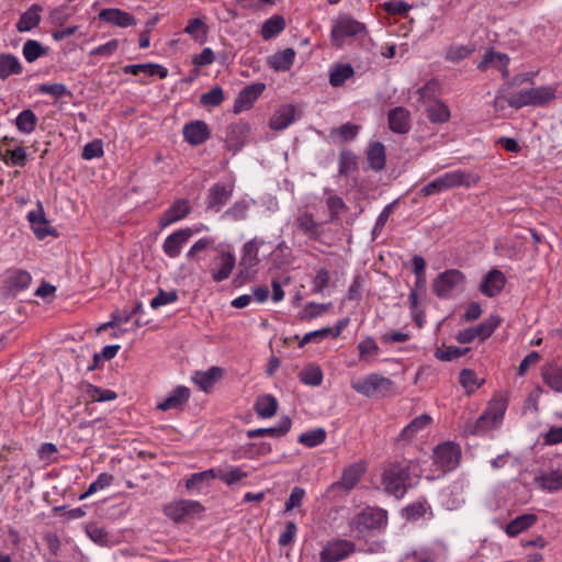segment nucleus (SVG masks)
Returning a JSON list of instances; mask_svg holds the SVG:
<instances>
[{
    "instance_id": "f257e3e1",
    "label": "nucleus",
    "mask_w": 562,
    "mask_h": 562,
    "mask_svg": "<svg viewBox=\"0 0 562 562\" xmlns=\"http://www.w3.org/2000/svg\"><path fill=\"white\" fill-rule=\"evenodd\" d=\"M414 463L407 460L392 461L383 471L382 484L384 490L395 496L403 497L412 486V471Z\"/></svg>"
},
{
    "instance_id": "58836bf2",
    "label": "nucleus",
    "mask_w": 562,
    "mask_h": 562,
    "mask_svg": "<svg viewBox=\"0 0 562 562\" xmlns=\"http://www.w3.org/2000/svg\"><path fill=\"white\" fill-rule=\"evenodd\" d=\"M294 58L295 50L293 48H285L272 55L269 58V65L276 71H286L292 67Z\"/></svg>"
},
{
    "instance_id": "0eeeda50",
    "label": "nucleus",
    "mask_w": 562,
    "mask_h": 562,
    "mask_svg": "<svg viewBox=\"0 0 562 562\" xmlns=\"http://www.w3.org/2000/svg\"><path fill=\"white\" fill-rule=\"evenodd\" d=\"M356 551L352 541L346 539H335L328 541L319 552L321 562H341Z\"/></svg>"
},
{
    "instance_id": "393cba45",
    "label": "nucleus",
    "mask_w": 562,
    "mask_h": 562,
    "mask_svg": "<svg viewBox=\"0 0 562 562\" xmlns=\"http://www.w3.org/2000/svg\"><path fill=\"white\" fill-rule=\"evenodd\" d=\"M389 126L392 132L405 134L411 128L409 112L403 106H397L389 112Z\"/></svg>"
},
{
    "instance_id": "5701e85b",
    "label": "nucleus",
    "mask_w": 562,
    "mask_h": 562,
    "mask_svg": "<svg viewBox=\"0 0 562 562\" xmlns=\"http://www.w3.org/2000/svg\"><path fill=\"white\" fill-rule=\"evenodd\" d=\"M232 194L233 186L213 184L207 194V207L218 212L231 199Z\"/></svg>"
},
{
    "instance_id": "39448f33",
    "label": "nucleus",
    "mask_w": 562,
    "mask_h": 562,
    "mask_svg": "<svg viewBox=\"0 0 562 562\" xmlns=\"http://www.w3.org/2000/svg\"><path fill=\"white\" fill-rule=\"evenodd\" d=\"M507 403L503 398H494L490 402L484 414L477 418L470 432L482 435L499 426L504 419Z\"/></svg>"
},
{
    "instance_id": "1a4fd4ad",
    "label": "nucleus",
    "mask_w": 562,
    "mask_h": 562,
    "mask_svg": "<svg viewBox=\"0 0 562 562\" xmlns=\"http://www.w3.org/2000/svg\"><path fill=\"white\" fill-rule=\"evenodd\" d=\"M201 512H203V506L192 499H178L164 507V514L175 522L182 521L186 517Z\"/></svg>"
},
{
    "instance_id": "338daca9",
    "label": "nucleus",
    "mask_w": 562,
    "mask_h": 562,
    "mask_svg": "<svg viewBox=\"0 0 562 562\" xmlns=\"http://www.w3.org/2000/svg\"><path fill=\"white\" fill-rule=\"evenodd\" d=\"M472 53V48L465 45H454L450 46L445 55L446 60L451 63H459L463 60Z\"/></svg>"
},
{
    "instance_id": "20e7f679",
    "label": "nucleus",
    "mask_w": 562,
    "mask_h": 562,
    "mask_svg": "<svg viewBox=\"0 0 562 562\" xmlns=\"http://www.w3.org/2000/svg\"><path fill=\"white\" fill-rule=\"evenodd\" d=\"M351 387L367 397H384L393 392L394 383L386 376L370 373L351 382Z\"/></svg>"
},
{
    "instance_id": "9b49d317",
    "label": "nucleus",
    "mask_w": 562,
    "mask_h": 562,
    "mask_svg": "<svg viewBox=\"0 0 562 562\" xmlns=\"http://www.w3.org/2000/svg\"><path fill=\"white\" fill-rule=\"evenodd\" d=\"M236 266L235 254L231 250L222 249L214 260L211 268V277L214 282H222L227 280Z\"/></svg>"
},
{
    "instance_id": "bf43d9fd",
    "label": "nucleus",
    "mask_w": 562,
    "mask_h": 562,
    "mask_svg": "<svg viewBox=\"0 0 562 562\" xmlns=\"http://www.w3.org/2000/svg\"><path fill=\"white\" fill-rule=\"evenodd\" d=\"M113 482V475L109 473H101L98 475L97 480L93 481L88 490L79 497L80 499H85L90 495L94 494L98 491H101L108 486H110Z\"/></svg>"
},
{
    "instance_id": "a18cd8bd",
    "label": "nucleus",
    "mask_w": 562,
    "mask_h": 562,
    "mask_svg": "<svg viewBox=\"0 0 562 562\" xmlns=\"http://www.w3.org/2000/svg\"><path fill=\"white\" fill-rule=\"evenodd\" d=\"M23 57L27 63H33L47 54V48L35 40H27L22 48Z\"/></svg>"
},
{
    "instance_id": "ddd939ff",
    "label": "nucleus",
    "mask_w": 562,
    "mask_h": 562,
    "mask_svg": "<svg viewBox=\"0 0 562 562\" xmlns=\"http://www.w3.org/2000/svg\"><path fill=\"white\" fill-rule=\"evenodd\" d=\"M191 213V204L187 199L176 200L160 216L158 225L160 229L184 220Z\"/></svg>"
},
{
    "instance_id": "dca6fc26",
    "label": "nucleus",
    "mask_w": 562,
    "mask_h": 562,
    "mask_svg": "<svg viewBox=\"0 0 562 562\" xmlns=\"http://www.w3.org/2000/svg\"><path fill=\"white\" fill-rule=\"evenodd\" d=\"M265 83H252L244 88L237 95L234 103V112L240 113L243 111L249 110L255 101L265 91Z\"/></svg>"
},
{
    "instance_id": "5fc2aeb1",
    "label": "nucleus",
    "mask_w": 562,
    "mask_h": 562,
    "mask_svg": "<svg viewBox=\"0 0 562 562\" xmlns=\"http://www.w3.org/2000/svg\"><path fill=\"white\" fill-rule=\"evenodd\" d=\"M86 393L93 402H109L114 401L117 397L114 391L101 389L92 384H88Z\"/></svg>"
},
{
    "instance_id": "a878e982",
    "label": "nucleus",
    "mask_w": 562,
    "mask_h": 562,
    "mask_svg": "<svg viewBox=\"0 0 562 562\" xmlns=\"http://www.w3.org/2000/svg\"><path fill=\"white\" fill-rule=\"evenodd\" d=\"M292 426V420L288 416H282L278 423V425L269 428H257V429H250L247 431L248 438H256L261 436H269V437H283L286 435Z\"/></svg>"
},
{
    "instance_id": "052dcab7",
    "label": "nucleus",
    "mask_w": 562,
    "mask_h": 562,
    "mask_svg": "<svg viewBox=\"0 0 562 562\" xmlns=\"http://www.w3.org/2000/svg\"><path fill=\"white\" fill-rule=\"evenodd\" d=\"M26 151L23 147H16L14 149H8L2 160L5 165L23 167L26 164Z\"/></svg>"
},
{
    "instance_id": "bb28decb",
    "label": "nucleus",
    "mask_w": 562,
    "mask_h": 562,
    "mask_svg": "<svg viewBox=\"0 0 562 562\" xmlns=\"http://www.w3.org/2000/svg\"><path fill=\"white\" fill-rule=\"evenodd\" d=\"M122 70L127 75L137 76L139 74H144L149 77L157 76L161 79L168 76V69L166 67L154 63L126 65Z\"/></svg>"
},
{
    "instance_id": "b1692460",
    "label": "nucleus",
    "mask_w": 562,
    "mask_h": 562,
    "mask_svg": "<svg viewBox=\"0 0 562 562\" xmlns=\"http://www.w3.org/2000/svg\"><path fill=\"white\" fill-rule=\"evenodd\" d=\"M535 483L549 493L562 490V468L540 473L535 477Z\"/></svg>"
},
{
    "instance_id": "79ce46f5",
    "label": "nucleus",
    "mask_w": 562,
    "mask_h": 562,
    "mask_svg": "<svg viewBox=\"0 0 562 562\" xmlns=\"http://www.w3.org/2000/svg\"><path fill=\"white\" fill-rule=\"evenodd\" d=\"M285 27V21L280 15H273L266 20L261 27V36L268 41L279 35Z\"/></svg>"
},
{
    "instance_id": "a19ab883",
    "label": "nucleus",
    "mask_w": 562,
    "mask_h": 562,
    "mask_svg": "<svg viewBox=\"0 0 562 562\" xmlns=\"http://www.w3.org/2000/svg\"><path fill=\"white\" fill-rule=\"evenodd\" d=\"M37 116L31 109H25L15 119V126L23 134H31L37 125Z\"/></svg>"
},
{
    "instance_id": "864d4df0",
    "label": "nucleus",
    "mask_w": 562,
    "mask_h": 562,
    "mask_svg": "<svg viewBox=\"0 0 562 562\" xmlns=\"http://www.w3.org/2000/svg\"><path fill=\"white\" fill-rule=\"evenodd\" d=\"M300 380L306 385L317 386L323 381V373L319 367L310 366L300 372Z\"/></svg>"
},
{
    "instance_id": "6e6552de",
    "label": "nucleus",
    "mask_w": 562,
    "mask_h": 562,
    "mask_svg": "<svg viewBox=\"0 0 562 562\" xmlns=\"http://www.w3.org/2000/svg\"><path fill=\"white\" fill-rule=\"evenodd\" d=\"M463 281L464 276L461 271L457 269L446 270L434 280V293L438 297L447 299L457 286L463 283Z\"/></svg>"
},
{
    "instance_id": "423d86ee",
    "label": "nucleus",
    "mask_w": 562,
    "mask_h": 562,
    "mask_svg": "<svg viewBox=\"0 0 562 562\" xmlns=\"http://www.w3.org/2000/svg\"><path fill=\"white\" fill-rule=\"evenodd\" d=\"M461 457L460 447L452 442L441 443L434 450V462L441 473L454 470Z\"/></svg>"
},
{
    "instance_id": "603ef678",
    "label": "nucleus",
    "mask_w": 562,
    "mask_h": 562,
    "mask_svg": "<svg viewBox=\"0 0 562 562\" xmlns=\"http://www.w3.org/2000/svg\"><path fill=\"white\" fill-rule=\"evenodd\" d=\"M250 201L240 200L235 202L229 209H227L224 213V217L229 218L232 221H243L247 217L248 210L250 207Z\"/></svg>"
},
{
    "instance_id": "37998d69",
    "label": "nucleus",
    "mask_w": 562,
    "mask_h": 562,
    "mask_svg": "<svg viewBox=\"0 0 562 562\" xmlns=\"http://www.w3.org/2000/svg\"><path fill=\"white\" fill-rule=\"evenodd\" d=\"M430 422V416L423 414L414 418L406 427H404L400 437L404 440H409L414 438L420 430L426 428Z\"/></svg>"
},
{
    "instance_id": "c03bdc74",
    "label": "nucleus",
    "mask_w": 562,
    "mask_h": 562,
    "mask_svg": "<svg viewBox=\"0 0 562 562\" xmlns=\"http://www.w3.org/2000/svg\"><path fill=\"white\" fill-rule=\"evenodd\" d=\"M428 119L434 123H443L449 120L450 111L441 101H432L426 109Z\"/></svg>"
},
{
    "instance_id": "ea45409f",
    "label": "nucleus",
    "mask_w": 562,
    "mask_h": 562,
    "mask_svg": "<svg viewBox=\"0 0 562 562\" xmlns=\"http://www.w3.org/2000/svg\"><path fill=\"white\" fill-rule=\"evenodd\" d=\"M27 220L30 221L32 229L37 238L43 239L52 234L50 225L42 212H30L27 214Z\"/></svg>"
},
{
    "instance_id": "c85d7f7f",
    "label": "nucleus",
    "mask_w": 562,
    "mask_h": 562,
    "mask_svg": "<svg viewBox=\"0 0 562 562\" xmlns=\"http://www.w3.org/2000/svg\"><path fill=\"white\" fill-rule=\"evenodd\" d=\"M505 285V276L497 269L491 270L481 283L480 290L492 297L498 294Z\"/></svg>"
},
{
    "instance_id": "7ed1b4c3",
    "label": "nucleus",
    "mask_w": 562,
    "mask_h": 562,
    "mask_svg": "<svg viewBox=\"0 0 562 562\" xmlns=\"http://www.w3.org/2000/svg\"><path fill=\"white\" fill-rule=\"evenodd\" d=\"M387 526V512L381 508L368 507L356 515L350 527L359 537H366L372 531L384 530Z\"/></svg>"
},
{
    "instance_id": "a211bd4d",
    "label": "nucleus",
    "mask_w": 562,
    "mask_h": 562,
    "mask_svg": "<svg viewBox=\"0 0 562 562\" xmlns=\"http://www.w3.org/2000/svg\"><path fill=\"white\" fill-rule=\"evenodd\" d=\"M188 241L189 237L187 236V233L180 228L165 238L161 248L168 258L176 259L181 255L182 249Z\"/></svg>"
},
{
    "instance_id": "aec40b11",
    "label": "nucleus",
    "mask_w": 562,
    "mask_h": 562,
    "mask_svg": "<svg viewBox=\"0 0 562 562\" xmlns=\"http://www.w3.org/2000/svg\"><path fill=\"white\" fill-rule=\"evenodd\" d=\"M364 471L366 464L363 462H356L350 464L344 470L341 480L331 484L330 488L341 487L346 491L352 490L356 486V484L360 481Z\"/></svg>"
},
{
    "instance_id": "f8f14e48",
    "label": "nucleus",
    "mask_w": 562,
    "mask_h": 562,
    "mask_svg": "<svg viewBox=\"0 0 562 562\" xmlns=\"http://www.w3.org/2000/svg\"><path fill=\"white\" fill-rule=\"evenodd\" d=\"M265 244L263 240L258 238H252L244 244L241 248V255L239 259L240 273H245L246 276L254 273L255 268L259 263V248Z\"/></svg>"
},
{
    "instance_id": "f3484780",
    "label": "nucleus",
    "mask_w": 562,
    "mask_h": 562,
    "mask_svg": "<svg viewBox=\"0 0 562 562\" xmlns=\"http://www.w3.org/2000/svg\"><path fill=\"white\" fill-rule=\"evenodd\" d=\"M509 57L504 53L488 49L484 53L482 60L477 64V69L484 71L491 67L502 72L504 78L509 76L508 70Z\"/></svg>"
},
{
    "instance_id": "cd10ccee",
    "label": "nucleus",
    "mask_w": 562,
    "mask_h": 562,
    "mask_svg": "<svg viewBox=\"0 0 562 562\" xmlns=\"http://www.w3.org/2000/svg\"><path fill=\"white\" fill-rule=\"evenodd\" d=\"M86 533L94 543L102 547H113L120 542L115 535L111 533L104 527H101L97 524L88 525L86 528Z\"/></svg>"
},
{
    "instance_id": "3c124183",
    "label": "nucleus",
    "mask_w": 562,
    "mask_h": 562,
    "mask_svg": "<svg viewBox=\"0 0 562 562\" xmlns=\"http://www.w3.org/2000/svg\"><path fill=\"white\" fill-rule=\"evenodd\" d=\"M247 477V473L240 467L231 465L225 470H217V479L227 485L235 484Z\"/></svg>"
},
{
    "instance_id": "4be33fe9",
    "label": "nucleus",
    "mask_w": 562,
    "mask_h": 562,
    "mask_svg": "<svg viewBox=\"0 0 562 562\" xmlns=\"http://www.w3.org/2000/svg\"><path fill=\"white\" fill-rule=\"evenodd\" d=\"M190 397V390L186 386H177L161 402L157 404V409L166 412L169 409L181 408Z\"/></svg>"
},
{
    "instance_id": "4468645a",
    "label": "nucleus",
    "mask_w": 562,
    "mask_h": 562,
    "mask_svg": "<svg viewBox=\"0 0 562 562\" xmlns=\"http://www.w3.org/2000/svg\"><path fill=\"white\" fill-rule=\"evenodd\" d=\"M438 178L448 190L458 187L472 188L475 187L480 181V177L476 173L463 171L460 169L446 172Z\"/></svg>"
},
{
    "instance_id": "680f3d73",
    "label": "nucleus",
    "mask_w": 562,
    "mask_h": 562,
    "mask_svg": "<svg viewBox=\"0 0 562 562\" xmlns=\"http://www.w3.org/2000/svg\"><path fill=\"white\" fill-rule=\"evenodd\" d=\"M326 205L329 212V221L334 222L338 218L340 212L347 210V205L338 195L331 194L326 199Z\"/></svg>"
},
{
    "instance_id": "473e14b6",
    "label": "nucleus",
    "mask_w": 562,
    "mask_h": 562,
    "mask_svg": "<svg viewBox=\"0 0 562 562\" xmlns=\"http://www.w3.org/2000/svg\"><path fill=\"white\" fill-rule=\"evenodd\" d=\"M295 109L293 105H285L277 110L269 121V126L274 131H282L294 122Z\"/></svg>"
},
{
    "instance_id": "6ab92c4d",
    "label": "nucleus",
    "mask_w": 562,
    "mask_h": 562,
    "mask_svg": "<svg viewBox=\"0 0 562 562\" xmlns=\"http://www.w3.org/2000/svg\"><path fill=\"white\" fill-rule=\"evenodd\" d=\"M249 131V125L246 123L229 125L225 137L227 148L233 151H238L245 145Z\"/></svg>"
},
{
    "instance_id": "f03ea898",
    "label": "nucleus",
    "mask_w": 562,
    "mask_h": 562,
    "mask_svg": "<svg viewBox=\"0 0 562 562\" xmlns=\"http://www.w3.org/2000/svg\"><path fill=\"white\" fill-rule=\"evenodd\" d=\"M555 88L551 86H541L524 89L506 98V102L514 109L522 106H542L555 99Z\"/></svg>"
},
{
    "instance_id": "7c9ffc66",
    "label": "nucleus",
    "mask_w": 562,
    "mask_h": 562,
    "mask_svg": "<svg viewBox=\"0 0 562 562\" xmlns=\"http://www.w3.org/2000/svg\"><path fill=\"white\" fill-rule=\"evenodd\" d=\"M299 229L310 239L317 240L321 237V223L315 221L313 214L303 212L295 218Z\"/></svg>"
},
{
    "instance_id": "412c9836",
    "label": "nucleus",
    "mask_w": 562,
    "mask_h": 562,
    "mask_svg": "<svg viewBox=\"0 0 562 562\" xmlns=\"http://www.w3.org/2000/svg\"><path fill=\"white\" fill-rule=\"evenodd\" d=\"M99 19L120 27L136 25V19L131 13L116 8L101 10Z\"/></svg>"
},
{
    "instance_id": "0e129e2a",
    "label": "nucleus",
    "mask_w": 562,
    "mask_h": 562,
    "mask_svg": "<svg viewBox=\"0 0 562 562\" xmlns=\"http://www.w3.org/2000/svg\"><path fill=\"white\" fill-rule=\"evenodd\" d=\"M223 100L224 93L220 87H214L200 97V103L204 106H217L223 102Z\"/></svg>"
},
{
    "instance_id": "49530a36",
    "label": "nucleus",
    "mask_w": 562,
    "mask_h": 562,
    "mask_svg": "<svg viewBox=\"0 0 562 562\" xmlns=\"http://www.w3.org/2000/svg\"><path fill=\"white\" fill-rule=\"evenodd\" d=\"M326 440V431L323 428H316L307 432H303L297 437V441L308 448L322 445Z\"/></svg>"
},
{
    "instance_id": "4d7b16f0",
    "label": "nucleus",
    "mask_w": 562,
    "mask_h": 562,
    "mask_svg": "<svg viewBox=\"0 0 562 562\" xmlns=\"http://www.w3.org/2000/svg\"><path fill=\"white\" fill-rule=\"evenodd\" d=\"M184 33L191 35L194 40L202 42L206 37L207 26L199 18L191 19L184 29Z\"/></svg>"
},
{
    "instance_id": "2f4dec72",
    "label": "nucleus",
    "mask_w": 562,
    "mask_h": 562,
    "mask_svg": "<svg viewBox=\"0 0 562 562\" xmlns=\"http://www.w3.org/2000/svg\"><path fill=\"white\" fill-rule=\"evenodd\" d=\"M42 11L43 8L40 4H32L24 13L21 14L16 23V30L23 33L35 29L41 22Z\"/></svg>"
},
{
    "instance_id": "2eb2a0df",
    "label": "nucleus",
    "mask_w": 562,
    "mask_h": 562,
    "mask_svg": "<svg viewBox=\"0 0 562 562\" xmlns=\"http://www.w3.org/2000/svg\"><path fill=\"white\" fill-rule=\"evenodd\" d=\"M183 137L192 146H199L209 139L211 132L204 121H191L183 126Z\"/></svg>"
},
{
    "instance_id": "6e6d98bb",
    "label": "nucleus",
    "mask_w": 562,
    "mask_h": 562,
    "mask_svg": "<svg viewBox=\"0 0 562 562\" xmlns=\"http://www.w3.org/2000/svg\"><path fill=\"white\" fill-rule=\"evenodd\" d=\"M435 554L429 548H420L412 552L405 553L400 562H434Z\"/></svg>"
},
{
    "instance_id": "774afa93",
    "label": "nucleus",
    "mask_w": 562,
    "mask_h": 562,
    "mask_svg": "<svg viewBox=\"0 0 562 562\" xmlns=\"http://www.w3.org/2000/svg\"><path fill=\"white\" fill-rule=\"evenodd\" d=\"M329 280V271L326 268L318 269L312 281V291L314 293H322L327 288Z\"/></svg>"
},
{
    "instance_id": "9d476101",
    "label": "nucleus",
    "mask_w": 562,
    "mask_h": 562,
    "mask_svg": "<svg viewBox=\"0 0 562 562\" xmlns=\"http://www.w3.org/2000/svg\"><path fill=\"white\" fill-rule=\"evenodd\" d=\"M363 32H366L363 23L349 15H340L334 23L330 36L333 42L337 43L345 37L355 36Z\"/></svg>"
},
{
    "instance_id": "de8ad7c7",
    "label": "nucleus",
    "mask_w": 562,
    "mask_h": 562,
    "mask_svg": "<svg viewBox=\"0 0 562 562\" xmlns=\"http://www.w3.org/2000/svg\"><path fill=\"white\" fill-rule=\"evenodd\" d=\"M543 379L553 391L562 393V364L547 368Z\"/></svg>"
},
{
    "instance_id": "c756f323",
    "label": "nucleus",
    "mask_w": 562,
    "mask_h": 562,
    "mask_svg": "<svg viewBox=\"0 0 562 562\" xmlns=\"http://www.w3.org/2000/svg\"><path fill=\"white\" fill-rule=\"evenodd\" d=\"M222 376L223 370L221 368L211 367L206 371H196L192 380L202 391L209 392Z\"/></svg>"
},
{
    "instance_id": "09e8293b",
    "label": "nucleus",
    "mask_w": 562,
    "mask_h": 562,
    "mask_svg": "<svg viewBox=\"0 0 562 562\" xmlns=\"http://www.w3.org/2000/svg\"><path fill=\"white\" fill-rule=\"evenodd\" d=\"M499 324L501 318L497 315H491L484 322L473 328L475 330L476 337L484 340L492 336Z\"/></svg>"
},
{
    "instance_id": "e433bc0d",
    "label": "nucleus",
    "mask_w": 562,
    "mask_h": 562,
    "mask_svg": "<svg viewBox=\"0 0 562 562\" xmlns=\"http://www.w3.org/2000/svg\"><path fill=\"white\" fill-rule=\"evenodd\" d=\"M537 522V516L535 514H524L506 525L505 531L509 537H516L522 531L529 529Z\"/></svg>"
},
{
    "instance_id": "e2e57ef3",
    "label": "nucleus",
    "mask_w": 562,
    "mask_h": 562,
    "mask_svg": "<svg viewBox=\"0 0 562 562\" xmlns=\"http://www.w3.org/2000/svg\"><path fill=\"white\" fill-rule=\"evenodd\" d=\"M469 350V348L449 346L446 347L445 349H437L435 356L437 359L441 361H451L464 356Z\"/></svg>"
},
{
    "instance_id": "4c0bfd02",
    "label": "nucleus",
    "mask_w": 562,
    "mask_h": 562,
    "mask_svg": "<svg viewBox=\"0 0 562 562\" xmlns=\"http://www.w3.org/2000/svg\"><path fill=\"white\" fill-rule=\"evenodd\" d=\"M367 159L371 169L376 171L382 170L386 162L384 145L380 142L371 144L367 151Z\"/></svg>"
},
{
    "instance_id": "69168bd1",
    "label": "nucleus",
    "mask_w": 562,
    "mask_h": 562,
    "mask_svg": "<svg viewBox=\"0 0 562 562\" xmlns=\"http://www.w3.org/2000/svg\"><path fill=\"white\" fill-rule=\"evenodd\" d=\"M408 519H419L430 512V505L426 501H418L408 505L405 509Z\"/></svg>"
},
{
    "instance_id": "c9c22d12",
    "label": "nucleus",
    "mask_w": 562,
    "mask_h": 562,
    "mask_svg": "<svg viewBox=\"0 0 562 562\" xmlns=\"http://www.w3.org/2000/svg\"><path fill=\"white\" fill-rule=\"evenodd\" d=\"M254 409L260 418H270L278 411V401L271 394H263L257 397Z\"/></svg>"
},
{
    "instance_id": "8fccbe9b",
    "label": "nucleus",
    "mask_w": 562,
    "mask_h": 562,
    "mask_svg": "<svg viewBox=\"0 0 562 562\" xmlns=\"http://www.w3.org/2000/svg\"><path fill=\"white\" fill-rule=\"evenodd\" d=\"M36 91L41 94L52 95L56 99L70 95L67 86L60 82H46L37 87Z\"/></svg>"
},
{
    "instance_id": "13d9d810",
    "label": "nucleus",
    "mask_w": 562,
    "mask_h": 562,
    "mask_svg": "<svg viewBox=\"0 0 562 562\" xmlns=\"http://www.w3.org/2000/svg\"><path fill=\"white\" fill-rule=\"evenodd\" d=\"M357 169V158L348 150H344L339 155L338 170L340 175L348 176Z\"/></svg>"
},
{
    "instance_id": "f704fd0d",
    "label": "nucleus",
    "mask_w": 562,
    "mask_h": 562,
    "mask_svg": "<svg viewBox=\"0 0 562 562\" xmlns=\"http://www.w3.org/2000/svg\"><path fill=\"white\" fill-rule=\"evenodd\" d=\"M355 70L349 64H333L329 67V83L334 88L342 86L347 80L352 78Z\"/></svg>"
},
{
    "instance_id": "72a5a7b5",
    "label": "nucleus",
    "mask_w": 562,
    "mask_h": 562,
    "mask_svg": "<svg viewBox=\"0 0 562 562\" xmlns=\"http://www.w3.org/2000/svg\"><path fill=\"white\" fill-rule=\"evenodd\" d=\"M23 72V66L19 58L10 53L0 55V79L5 80L10 76L21 75Z\"/></svg>"
}]
</instances>
